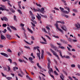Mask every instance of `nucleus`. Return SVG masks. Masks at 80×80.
Segmentation results:
<instances>
[{"label": "nucleus", "mask_w": 80, "mask_h": 80, "mask_svg": "<svg viewBox=\"0 0 80 80\" xmlns=\"http://www.w3.org/2000/svg\"><path fill=\"white\" fill-rule=\"evenodd\" d=\"M47 60H48V68H49V70H50V71L51 72H53V70H52V69L50 68V63H51V62H50V59L49 58H48Z\"/></svg>", "instance_id": "obj_1"}, {"label": "nucleus", "mask_w": 80, "mask_h": 80, "mask_svg": "<svg viewBox=\"0 0 80 80\" xmlns=\"http://www.w3.org/2000/svg\"><path fill=\"white\" fill-rule=\"evenodd\" d=\"M0 6L2 7H0V10H2V11H3V10H6V11H7V12H8V11H9L8 9H6V7L5 6L1 4L0 5Z\"/></svg>", "instance_id": "obj_2"}, {"label": "nucleus", "mask_w": 80, "mask_h": 80, "mask_svg": "<svg viewBox=\"0 0 80 80\" xmlns=\"http://www.w3.org/2000/svg\"><path fill=\"white\" fill-rule=\"evenodd\" d=\"M54 26L56 27L57 29H58L60 32H61L62 33H63V30L58 28V25L57 22H56V23L54 24Z\"/></svg>", "instance_id": "obj_3"}, {"label": "nucleus", "mask_w": 80, "mask_h": 80, "mask_svg": "<svg viewBox=\"0 0 80 80\" xmlns=\"http://www.w3.org/2000/svg\"><path fill=\"white\" fill-rule=\"evenodd\" d=\"M50 50L51 51V52L54 55V56H55L56 57H57L58 59V60H59L60 58H59V57H58V55L57 54V53H56V52H54V51L53 50H52V49H50Z\"/></svg>", "instance_id": "obj_4"}, {"label": "nucleus", "mask_w": 80, "mask_h": 80, "mask_svg": "<svg viewBox=\"0 0 80 80\" xmlns=\"http://www.w3.org/2000/svg\"><path fill=\"white\" fill-rule=\"evenodd\" d=\"M39 48H37V50L38 51V52H39V53H37V55L38 57L39 60H40V49H39Z\"/></svg>", "instance_id": "obj_5"}, {"label": "nucleus", "mask_w": 80, "mask_h": 80, "mask_svg": "<svg viewBox=\"0 0 80 80\" xmlns=\"http://www.w3.org/2000/svg\"><path fill=\"white\" fill-rule=\"evenodd\" d=\"M57 44L58 45H59V46H58L59 48H61V49H64V48H65L63 46H62V44H61V43H59L57 42Z\"/></svg>", "instance_id": "obj_6"}, {"label": "nucleus", "mask_w": 80, "mask_h": 80, "mask_svg": "<svg viewBox=\"0 0 80 80\" xmlns=\"http://www.w3.org/2000/svg\"><path fill=\"white\" fill-rule=\"evenodd\" d=\"M75 27H76L77 28V29H78V28H80V24H79V23H77V24H75Z\"/></svg>", "instance_id": "obj_7"}, {"label": "nucleus", "mask_w": 80, "mask_h": 80, "mask_svg": "<svg viewBox=\"0 0 80 80\" xmlns=\"http://www.w3.org/2000/svg\"><path fill=\"white\" fill-rule=\"evenodd\" d=\"M55 50L57 52H59V54H60V56H61L63 58V56H62V52H61V51H60V50H58L56 48H55Z\"/></svg>", "instance_id": "obj_8"}, {"label": "nucleus", "mask_w": 80, "mask_h": 80, "mask_svg": "<svg viewBox=\"0 0 80 80\" xmlns=\"http://www.w3.org/2000/svg\"><path fill=\"white\" fill-rule=\"evenodd\" d=\"M61 28L65 32L67 31V28H66V26H65L63 25L61 27Z\"/></svg>", "instance_id": "obj_9"}, {"label": "nucleus", "mask_w": 80, "mask_h": 80, "mask_svg": "<svg viewBox=\"0 0 80 80\" xmlns=\"http://www.w3.org/2000/svg\"><path fill=\"white\" fill-rule=\"evenodd\" d=\"M38 16H36V17L39 20V21H40L41 20V18H42L41 17V16L39 15L38 13H37Z\"/></svg>", "instance_id": "obj_10"}, {"label": "nucleus", "mask_w": 80, "mask_h": 80, "mask_svg": "<svg viewBox=\"0 0 80 80\" xmlns=\"http://www.w3.org/2000/svg\"><path fill=\"white\" fill-rule=\"evenodd\" d=\"M0 54L4 56V57H8V55L7 54L5 53H4L3 52H1Z\"/></svg>", "instance_id": "obj_11"}, {"label": "nucleus", "mask_w": 80, "mask_h": 80, "mask_svg": "<svg viewBox=\"0 0 80 80\" xmlns=\"http://www.w3.org/2000/svg\"><path fill=\"white\" fill-rule=\"evenodd\" d=\"M6 37L8 40H11V39H12V38L11 36L10 35H6Z\"/></svg>", "instance_id": "obj_12"}, {"label": "nucleus", "mask_w": 80, "mask_h": 80, "mask_svg": "<svg viewBox=\"0 0 80 80\" xmlns=\"http://www.w3.org/2000/svg\"><path fill=\"white\" fill-rule=\"evenodd\" d=\"M60 78L62 80H64L63 79L64 78V77L63 76V75L62 74V73L61 74V75H60Z\"/></svg>", "instance_id": "obj_13"}, {"label": "nucleus", "mask_w": 80, "mask_h": 80, "mask_svg": "<svg viewBox=\"0 0 80 80\" xmlns=\"http://www.w3.org/2000/svg\"><path fill=\"white\" fill-rule=\"evenodd\" d=\"M39 10L40 11V12H41V13H43L44 12V8H42L41 10L39 9Z\"/></svg>", "instance_id": "obj_14"}, {"label": "nucleus", "mask_w": 80, "mask_h": 80, "mask_svg": "<svg viewBox=\"0 0 80 80\" xmlns=\"http://www.w3.org/2000/svg\"><path fill=\"white\" fill-rule=\"evenodd\" d=\"M1 38L2 40H5V39H6V38L3 35H1Z\"/></svg>", "instance_id": "obj_15"}, {"label": "nucleus", "mask_w": 80, "mask_h": 80, "mask_svg": "<svg viewBox=\"0 0 80 80\" xmlns=\"http://www.w3.org/2000/svg\"><path fill=\"white\" fill-rule=\"evenodd\" d=\"M9 27L10 28H12L13 30H17V28H16L15 27L12 26H10Z\"/></svg>", "instance_id": "obj_16"}, {"label": "nucleus", "mask_w": 80, "mask_h": 80, "mask_svg": "<svg viewBox=\"0 0 80 80\" xmlns=\"http://www.w3.org/2000/svg\"><path fill=\"white\" fill-rule=\"evenodd\" d=\"M9 27L10 28H12L13 30H17V28H16L15 27L12 26H10Z\"/></svg>", "instance_id": "obj_17"}, {"label": "nucleus", "mask_w": 80, "mask_h": 80, "mask_svg": "<svg viewBox=\"0 0 80 80\" xmlns=\"http://www.w3.org/2000/svg\"><path fill=\"white\" fill-rule=\"evenodd\" d=\"M9 27L10 28H12L13 30H17V28H16L15 27L12 26H10Z\"/></svg>", "instance_id": "obj_18"}, {"label": "nucleus", "mask_w": 80, "mask_h": 80, "mask_svg": "<svg viewBox=\"0 0 80 80\" xmlns=\"http://www.w3.org/2000/svg\"><path fill=\"white\" fill-rule=\"evenodd\" d=\"M62 13H66V14H68L69 13V12L67 11H62Z\"/></svg>", "instance_id": "obj_19"}, {"label": "nucleus", "mask_w": 80, "mask_h": 80, "mask_svg": "<svg viewBox=\"0 0 80 80\" xmlns=\"http://www.w3.org/2000/svg\"><path fill=\"white\" fill-rule=\"evenodd\" d=\"M64 8L66 10H67L68 11V12H70V8H69L67 7H64Z\"/></svg>", "instance_id": "obj_20"}, {"label": "nucleus", "mask_w": 80, "mask_h": 80, "mask_svg": "<svg viewBox=\"0 0 80 80\" xmlns=\"http://www.w3.org/2000/svg\"><path fill=\"white\" fill-rule=\"evenodd\" d=\"M26 78H27L28 79V80H33V79H32L30 78L28 75H26Z\"/></svg>", "instance_id": "obj_21"}, {"label": "nucleus", "mask_w": 80, "mask_h": 80, "mask_svg": "<svg viewBox=\"0 0 80 80\" xmlns=\"http://www.w3.org/2000/svg\"><path fill=\"white\" fill-rule=\"evenodd\" d=\"M6 79L8 80H11L12 79V77H7L6 78Z\"/></svg>", "instance_id": "obj_22"}, {"label": "nucleus", "mask_w": 80, "mask_h": 80, "mask_svg": "<svg viewBox=\"0 0 80 80\" xmlns=\"http://www.w3.org/2000/svg\"><path fill=\"white\" fill-rule=\"evenodd\" d=\"M3 19L4 20H5V21H6V22L8 21V18H7L5 17H3Z\"/></svg>", "instance_id": "obj_23"}, {"label": "nucleus", "mask_w": 80, "mask_h": 80, "mask_svg": "<svg viewBox=\"0 0 80 80\" xmlns=\"http://www.w3.org/2000/svg\"><path fill=\"white\" fill-rule=\"evenodd\" d=\"M27 29L29 32H30V33H32L33 31L31 30L29 28H27Z\"/></svg>", "instance_id": "obj_24"}, {"label": "nucleus", "mask_w": 80, "mask_h": 80, "mask_svg": "<svg viewBox=\"0 0 80 80\" xmlns=\"http://www.w3.org/2000/svg\"><path fill=\"white\" fill-rule=\"evenodd\" d=\"M16 69V70H18V67H14L13 69V71H16V70H15Z\"/></svg>", "instance_id": "obj_25"}, {"label": "nucleus", "mask_w": 80, "mask_h": 80, "mask_svg": "<svg viewBox=\"0 0 80 80\" xmlns=\"http://www.w3.org/2000/svg\"><path fill=\"white\" fill-rule=\"evenodd\" d=\"M41 38H42V40H43L44 42H47V40H46V39H45V38H43V37H42Z\"/></svg>", "instance_id": "obj_26"}, {"label": "nucleus", "mask_w": 80, "mask_h": 80, "mask_svg": "<svg viewBox=\"0 0 80 80\" xmlns=\"http://www.w3.org/2000/svg\"><path fill=\"white\" fill-rule=\"evenodd\" d=\"M7 2H8V5H9L10 7H12V5H11V4H10V2L9 0H7Z\"/></svg>", "instance_id": "obj_27"}, {"label": "nucleus", "mask_w": 80, "mask_h": 80, "mask_svg": "<svg viewBox=\"0 0 80 80\" xmlns=\"http://www.w3.org/2000/svg\"><path fill=\"white\" fill-rule=\"evenodd\" d=\"M42 31H43L44 32H45V33H48V32H47V31H46V29L44 28H42Z\"/></svg>", "instance_id": "obj_28"}, {"label": "nucleus", "mask_w": 80, "mask_h": 80, "mask_svg": "<svg viewBox=\"0 0 80 80\" xmlns=\"http://www.w3.org/2000/svg\"><path fill=\"white\" fill-rule=\"evenodd\" d=\"M57 22H58V23H59V22L60 23H62V24H65V22H64L63 21H57Z\"/></svg>", "instance_id": "obj_29"}, {"label": "nucleus", "mask_w": 80, "mask_h": 80, "mask_svg": "<svg viewBox=\"0 0 80 80\" xmlns=\"http://www.w3.org/2000/svg\"><path fill=\"white\" fill-rule=\"evenodd\" d=\"M37 48H40L39 47H34L33 48V50H36V49H37Z\"/></svg>", "instance_id": "obj_30"}, {"label": "nucleus", "mask_w": 80, "mask_h": 80, "mask_svg": "<svg viewBox=\"0 0 80 80\" xmlns=\"http://www.w3.org/2000/svg\"><path fill=\"white\" fill-rule=\"evenodd\" d=\"M50 46L52 48H55V46H53L52 44H50Z\"/></svg>", "instance_id": "obj_31"}, {"label": "nucleus", "mask_w": 80, "mask_h": 80, "mask_svg": "<svg viewBox=\"0 0 80 80\" xmlns=\"http://www.w3.org/2000/svg\"><path fill=\"white\" fill-rule=\"evenodd\" d=\"M40 43H42V44H47V42H43L42 41H40Z\"/></svg>", "instance_id": "obj_32"}, {"label": "nucleus", "mask_w": 80, "mask_h": 80, "mask_svg": "<svg viewBox=\"0 0 80 80\" xmlns=\"http://www.w3.org/2000/svg\"><path fill=\"white\" fill-rule=\"evenodd\" d=\"M7 67L8 69V72H10V70H11V69H10V68L9 66H7Z\"/></svg>", "instance_id": "obj_33"}, {"label": "nucleus", "mask_w": 80, "mask_h": 80, "mask_svg": "<svg viewBox=\"0 0 80 80\" xmlns=\"http://www.w3.org/2000/svg\"><path fill=\"white\" fill-rule=\"evenodd\" d=\"M40 15L42 17H44V18H47V16H43L41 14H40Z\"/></svg>", "instance_id": "obj_34"}, {"label": "nucleus", "mask_w": 80, "mask_h": 80, "mask_svg": "<svg viewBox=\"0 0 80 80\" xmlns=\"http://www.w3.org/2000/svg\"><path fill=\"white\" fill-rule=\"evenodd\" d=\"M8 60L10 62V63H12V59L9 58L8 59Z\"/></svg>", "instance_id": "obj_35"}, {"label": "nucleus", "mask_w": 80, "mask_h": 80, "mask_svg": "<svg viewBox=\"0 0 80 80\" xmlns=\"http://www.w3.org/2000/svg\"><path fill=\"white\" fill-rule=\"evenodd\" d=\"M10 10L13 13H15V10L13 9L12 8H11V9H10Z\"/></svg>", "instance_id": "obj_36"}, {"label": "nucleus", "mask_w": 80, "mask_h": 80, "mask_svg": "<svg viewBox=\"0 0 80 80\" xmlns=\"http://www.w3.org/2000/svg\"><path fill=\"white\" fill-rule=\"evenodd\" d=\"M24 48H27V49H29V50H30V48L28 46H25Z\"/></svg>", "instance_id": "obj_37"}, {"label": "nucleus", "mask_w": 80, "mask_h": 80, "mask_svg": "<svg viewBox=\"0 0 80 80\" xmlns=\"http://www.w3.org/2000/svg\"><path fill=\"white\" fill-rule=\"evenodd\" d=\"M37 66H38V68H42L41 66L39 65V63H37Z\"/></svg>", "instance_id": "obj_38"}, {"label": "nucleus", "mask_w": 80, "mask_h": 80, "mask_svg": "<svg viewBox=\"0 0 80 80\" xmlns=\"http://www.w3.org/2000/svg\"><path fill=\"white\" fill-rule=\"evenodd\" d=\"M1 74L3 77H7V75L4 74L3 72H1Z\"/></svg>", "instance_id": "obj_39"}, {"label": "nucleus", "mask_w": 80, "mask_h": 80, "mask_svg": "<svg viewBox=\"0 0 80 80\" xmlns=\"http://www.w3.org/2000/svg\"><path fill=\"white\" fill-rule=\"evenodd\" d=\"M18 12H19L20 14L21 15V14H22V11H21V10H18Z\"/></svg>", "instance_id": "obj_40"}, {"label": "nucleus", "mask_w": 80, "mask_h": 80, "mask_svg": "<svg viewBox=\"0 0 80 80\" xmlns=\"http://www.w3.org/2000/svg\"><path fill=\"white\" fill-rule=\"evenodd\" d=\"M36 5H37V6H38V7H42V6H41V5H40V4H38V3H36Z\"/></svg>", "instance_id": "obj_41"}, {"label": "nucleus", "mask_w": 80, "mask_h": 80, "mask_svg": "<svg viewBox=\"0 0 80 80\" xmlns=\"http://www.w3.org/2000/svg\"><path fill=\"white\" fill-rule=\"evenodd\" d=\"M44 36H45L47 38H48V39H49V40H51V38L48 36L47 35H45Z\"/></svg>", "instance_id": "obj_42"}, {"label": "nucleus", "mask_w": 80, "mask_h": 80, "mask_svg": "<svg viewBox=\"0 0 80 80\" xmlns=\"http://www.w3.org/2000/svg\"><path fill=\"white\" fill-rule=\"evenodd\" d=\"M53 37H55V38H59V37H58V36H56L55 35H53Z\"/></svg>", "instance_id": "obj_43"}, {"label": "nucleus", "mask_w": 80, "mask_h": 80, "mask_svg": "<svg viewBox=\"0 0 80 80\" xmlns=\"http://www.w3.org/2000/svg\"><path fill=\"white\" fill-rule=\"evenodd\" d=\"M72 10L73 11H74V12H76V13H77V12H78V11H77V9H73Z\"/></svg>", "instance_id": "obj_44"}, {"label": "nucleus", "mask_w": 80, "mask_h": 80, "mask_svg": "<svg viewBox=\"0 0 80 80\" xmlns=\"http://www.w3.org/2000/svg\"><path fill=\"white\" fill-rule=\"evenodd\" d=\"M71 67L72 68H75V64H72L71 65Z\"/></svg>", "instance_id": "obj_45"}, {"label": "nucleus", "mask_w": 80, "mask_h": 80, "mask_svg": "<svg viewBox=\"0 0 80 80\" xmlns=\"http://www.w3.org/2000/svg\"><path fill=\"white\" fill-rule=\"evenodd\" d=\"M18 76H19V77H23V76L20 73H18Z\"/></svg>", "instance_id": "obj_46"}, {"label": "nucleus", "mask_w": 80, "mask_h": 80, "mask_svg": "<svg viewBox=\"0 0 80 80\" xmlns=\"http://www.w3.org/2000/svg\"><path fill=\"white\" fill-rule=\"evenodd\" d=\"M54 73L55 75H58V73L57 72H56V71H55L54 72Z\"/></svg>", "instance_id": "obj_47"}, {"label": "nucleus", "mask_w": 80, "mask_h": 80, "mask_svg": "<svg viewBox=\"0 0 80 80\" xmlns=\"http://www.w3.org/2000/svg\"><path fill=\"white\" fill-rule=\"evenodd\" d=\"M60 10H61V11H63V10H64V9H63V8H62V7H60L59 8Z\"/></svg>", "instance_id": "obj_48"}, {"label": "nucleus", "mask_w": 80, "mask_h": 80, "mask_svg": "<svg viewBox=\"0 0 80 80\" xmlns=\"http://www.w3.org/2000/svg\"><path fill=\"white\" fill-rule=\"evenodd\" d=\"M62 43H64V44H67V42L64 40Z\"/></svg>", "instance_id": "obj_49"}, {"label": "nucleus", "mask_w": 80, "mask_h": 80, "mask_svg": "<svg viewBox=\"0 0 80 80\" xmlns=\"http://www.w3.org/2000/svg\"><path fill=\"white\" fill-rule=\"evenodd\" d=\"M14 20L15 21H16V22H17V19L16 18V16H14Z\"/></svg>", "instance_id": "obj_50"}, {"label": "nucleus", "mask_w": 80, "mask_h": 80, "mask_svg": "<svg viewBox=\"0 0 80 80\" xmlns=\"http://www.w3.org/2000/svg\"><path fill=\"white\" fill-rule=\"evenodd\" d=\"M64 17H65L67 18H68V15H64Z\"/></svg>", "instance_id": "obj_51"}, {"label": "nucleus", "mask_w": 80, "mask_h": 80, "mask_svg": "<svg viewBox=\"0 0 80 80\" xmlns=\"http://www.w3.org/2000/svg\"><path fill=\"white\" fill-rule=\"evenodd\" d=\"M10 75H11L13 77H15V74H14V73H11L10 74Z\"/></svg>", "instance_id": "obj_52"}, {"label": "nucleus", "mask_w": 80, "mask_h": 80, "mask_svg": "<svg viewBox=\"0 0 80 80\" xmlns=\"http://www.w3.org/2000/svg\"><path fill=\"white\" fill-rule=\"evenodd\" d=\"M29 13L31 15H33V13L31 11H29Z\"/></svg>", "instance_id": "obj_53"}, {"label": "nucleus", "mask_w": 80, "mask_h": 80, "mask_svg": "<svg viewBox=\"0 0 80 80\" xmlns=\"http://www.w3.org/2000/svg\"><path fill=\"white\" fill-rule=\"evenodd\" d=\"M18 61L20 62H23V61H22V59L20 58L18 59Z\"/></svg>", "instance_id": "obj_54"}, {"label": "nucleus", "mask_w": 80, "mask_h": 80, "mask_svg": "<svg viewBox=\"0 0 80 80\" xmlns=\"http://www.w3.org/2000/svg\"><path fill=\"white\" fill-rule=\"evenodd\" d=\"M68 78H69V79H70V80H73V79H72V78L70 76H68Z\"/></svg>", "instance_id": "obj_55"}, {"label": "nucleus", "mask_w": 80, "mask_h": 80, "mask_svg": "<svg viewBox=\"0 0 80 80\" xmlns=\"http://www.w3.org/2000/svg\"><path fill=\"white\" fill-rule=\"evenodd\" d=\"M7 51H8L9 52H12V51H11V50H10V49L9 48L8 49Z\"/></svg>", "instance_id": "obj_56"}, {"label": "nucleus", "mask_w": 80, "mask_h": 80, "mask_svg": "<svg viewBox=\"0 0 80 80\" xmlns=\"http://www.w3.org/2000/svg\"><path fill=\"white\" fill-rule=\"evenodd\" d=\"M33 10H34V12H38V11H39L38 10H37V9H36L35 8L33 9Z\"/></svg>", "instance_id": "obj_57"}, {"label": "nucleus", "mask_w": 80, "mask_h": 80, "mask_svg": "<svg viewBox=\"0 0 80 80\" xmlns=\"http://www.w3.org/2000/svg\"><path fill=\"white\" fill-rule=\"evenodd\" d=\"M66 58H67V59H68L70 58V57L68 56H66Z\"/></svg>", "instance_id": "obj_58"}, {"label": "nucleus", "mask_w": 80, "mask_h": 80, "mask_svg": "<svg viewBox=\"0 0 80 80\" xmlns=\"http://www.w3.org/2000/svg\"><path fill=\"white\" fill-rule=\"evenodd\" d=\"M31 38H32V40H35V38H34V37H33V36H32Z\"/></svg>", "instance_id": "obj_59"}, {"label": "nucleus", "mask_w": 80, "mask_h": 80, "mask_svg": "<svg viewBox=\"0 0 80 80\" xmlns=\"http://www.w3.org/2000/svg\"><path fill=\"white\" fill-rule=\"evenodd\" d=\"M3 45L0 44V48H3Z\"/></svg>", "instance_id": "obj_60"}, {"label": "nucleus", "mask_w": 80, "mask_h": 80, "mask_svg": "<svg viewBox=\"0 0 80 80\" xmlns=\"http://www.w3.org/2000/svg\"><path fill=\"white\" fill-rule=\"evenodd\" d=\"M7 24H3L2 25L3 27H7Z\"/></svg>", "instance_id": "obj_61"}, {"label": "nucleus", "mask_w": 80, "mask_h": 80, "mask_svg": "<svg viewBox=\"0 0 80 80\" xmlns=\"http://www.w3.org/2000/svg\"><path fill=\"white\" fill-rule=\"evenodd\" d=\"M29 60H30V61H32V60H33V58H32L31 57H29Z\"/></svg>", "instance_id": "obj_62"}, {"label": "nucleus", "mask_w": 80, "mask_h": 80, "mask_svg": "<svg viewBox=\"0 0 80 80\" xmlns=\"http://www.w3.org/2000/svg\"><path fill=\"white\" fill-rule=\"evenodd\" d=\"M68 40L70 42H71L72 41V40L71 39V38H68Z\"/></svg>", "instance_id": "obj_63"}, {"label": "nucleus", "mask_w": 80, "mask_h": 80, "mask_svg": "<svg viewBox=\"0 0 80 80\" xmlns=\"http://www.w3.org/2000/svg\"><path fill=\"white\" fill-rule=\"evenodd\" d=\"M46 28L48 30H50V28H49V27L48 26H46Z\"/></svg>", "instance_id": "obj_64"}]
</instances>
